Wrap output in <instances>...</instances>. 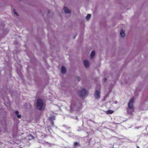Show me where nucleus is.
Segmentation results:
<instances>
[{
	"mask_svg": "<svg viewBox=\"0 0 148 148\" xmlns=\"http://www.w3.org/2000/svg\"><path fill=\"white\" fill-rule=\"evenodd\" d=\"M134 101V98L132 97L130 100L128 104L129 109L127 110V112L129 114H132V113L134 111V109H133V103Z\"/></svg>",
	"mask_w": 148,
	"mask_h": 148,
	"instance_id": "1",
	"label": "nucleus"
},
{
	"mask_svg": "<svg viewBox=\"0 0 148 148\" xmlns=\"http://www.w3.org/2000/svg\"><path fill=\"white\" fill-rule=\"evenodd\" d=\"M43 106V102L40 99H39L37 100L36 106L37 108L39 110H41Z\"/></svg>",
	"mask_w": 148,
	"mask_h": 148,
	"instance_id": "2",
	"label": "nucleus"
},
{
	"mask_svg": "<svg viewBox=\"0 0 148 148\" xmlns=\"http://www.w3.org/2000/svg\"><path fill=\"white\" fill-rule=\"evenodd\" d=\"M87 91L85 89H82L78 92V95L81 97H83L86 95L87 94Z\"/></svg>",
	"mask_w": 148,
	"mask_h": 148,
	"instance_id": "3",
	"label": "nucleus"
},
{
	"mask_svg": "<svg viewBox=\"0 0 148 148\" xmlns=\"http://www.w3.org/2000/svg\"><path fill=\"white\" fill-rule=\"evenodd\" d=\"M83 63L85 66L86 68H87L89 67L90 63L87 60H84V61Z\"/></svg>",
	"mask_w": 148,
	"mask_h": 148,
	"instance_id": "4",
	"label": "nucleus"
},
{
	"mask_svg": "<svg viewBox=\"0 0 148 148\" xmlns=\"http://www.w3.org/2000/svg\"><path fill=\"white\" fill-rule=\"evenodd\" d=\"M95 97L96 99H99L100 97V91L98 90H96L95 93Z\"/></svg>",
	"mask_w": 148,
	"mask_h": 148,
	"instance_id": "5",
	"label": "nucleus"
},
{
	"mask_svg": "<svg viewBox=\"0 0 148 148\" xmlns=\"http://www.w3.org/2000/svg\"><path fill=\"white\" fill-rule=\"evenodd\" d=\"M64 11L66 13L69 14L71 12V10H69L68 8L66 7H64Z\"/></svg>",
	"mask_w": 148,
	"mask_h": 148,
	"instance_id": "6",
	"label": "nucleus"
},
{
	"mask_svg": "<svg viewBox=\"0 0 148 148\" xmlns=\"http://www.w3.org/2000/svg\"><path fill=\"white\" fill-rule=\"evenodd\" d=\"M125 31L122 29H121L120 32V34L122 37H124L125 36Z\"/></svg>",
	"mask_w": 148,
	"mask_h": 148,
	"instance_id": "7",
	"label": "nucleus"
},
{
	"mask_svg": "<svg viewBox=\"0 0 148 148\" xmlns=\"http://www.w3.org/2000/svg\"><path fill=\"white\" fill-rule=\"evenodd\" d=\"M66 69L64 66H62L61 67V72L63 74H64L66 72Z\"/></svg>",
	"mask_w": 148,
	"mask_h": 148,
	"instance_id": "8",
	"label": "nucleus"
},
{
	"mask_svg": "<svg viewBox=\"0 0 148 148\" xmlns=\"http://www.w3.org/2000/svg\"><path fill=\"white\" fill-rule=\"evenodd\" d=\"M114 112V111L112 110H108L106 112V113L107 114H111Z\"/></svg>",
	"mask_w": 148,
	"mask_h": 148,
	"instance_id": "9",
	"label": "nucleus"
},
{
	"mask_svg": "<svg viewBox=\"0 0 148 148\" xmlns=\"http://www.w3.org/2000/svg\"><path fill=\"white\" fill-rule=\"evenodd\" d=\"M80 146V144L79 143L77 142H75L74 143L73 146L74 147H78Z\"/></svg>",
	"mask_w": 148,
	"mask_h": 148,
	"instance_id": "10",
	"label": "nucleus"
},
{
	"mask_svg": "<svg viewBox=\"0 0 148 148\" xmlns=\"http://www.w3.org/2000/svg\"><path fill=\"white\" fill-rule=\"evenodd\" d=\"M15 113L16 115H17V117L18 118H20L21 117V115L18 114L19 112L18 111H16L15 112Z\"/></svg>",
	"mask_w": 148,
	"mask_h": 148,
	"instance_id": "11",
	"label": "nucleus"
},
{
	"mask_svg": "<svg viewBox=\"0 0 148 148\" xmlns=\"http://www.w3.org/2000/svg\"><path fill=\"white\" fill-rule=\"evenodd\" d=\"M95 51L93 50L91 52L90 56L91 57L93 58L95 56Z\"/></svg>",
	"mask_w": 148,
	"mask_h": 148,
	"instance_id": "12",
	"label": "nucleus"
},
{
	"mask_svg": "<svg viewBox=\"0 0 148 148\" xmlns=\"http://www.w3.org/2000/svg\"><path fill=\"white\" fill-rule=\"evenodd\" d=\"M91 16V15L90 14H89L87 15V16L86 17V20H88L90 18Z\"/></svg>",
	"mask_w": 148,
	"mask_h": 148,
	"instance_id": "13",
	"label": "nucleus"
},
{
	"mask_svg": "<svg viewBox=\"0 0 148 148\" xmlns=\"http://www.w3.org/2000/svg\"><path fill=\"white\" fill-rule=\"evenodd\" d=\"M13 11L14 13L17 16H18V15L17 13L16 12V10L15 9H13Z\"/></svg>",
	"mask_w": 148,
	"mask_h": 148,
	"instance_id": "14",
	"label": "nucleus"
},
{
	"mask_svg": "<svg viewBox=\"0 0 148 148\" xmlns=\"http://www.w3.org/2000/svg\"><path fill=\"white\" fill-rule=\"evenodd\" d=\"M77 79L78 81H79L80 79V77H77Z\"/></svg>",
	"mask_w": 148,
	"mask_h": 148,
	"instance_id": "15",
	"label": "nucleus"
},
{
	"mask_svg": "<svg viewBox=\"0 0 148 148\" xmlns=\"http://www.w3.org/2000/svg\"><path fill=\"white\" fill-rule=\"evenodd\" d=\"M107 79L106 78H105L104 79V82H106V81H107Z\"/></svg>",
	"mask_w": 148,
	"mask_h": 148,
	"instance_id": "16",
	"label": "nucleus"
},
{
	"mask_svg": "<svg viewBox=\"0 0 148 148\" xmlns=\"http://www.w3.org/2000/svg\"><path fill=\"white\" fill-rule=\"evenodd\" d=\"M136 147H137V148H140L138 146H136Z\"/></svg>",
	"mask_w": 148,
	"mask_h": 148,
	"instance_id": "17",
	"label": "nucleus"
}]
</instances>
